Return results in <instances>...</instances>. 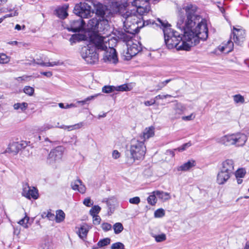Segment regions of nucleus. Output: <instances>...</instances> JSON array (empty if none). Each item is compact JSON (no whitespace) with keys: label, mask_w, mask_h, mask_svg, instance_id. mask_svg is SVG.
Returning a JSON list of instances; mask_svg holds the SVG:
<instances>
[{"label":"nucleus","mask_w":249,"mask_h":249,"mask_svg":"<svg viewBox=\"0 0 249 249\" xmlns=\"http://www.w3.org/2000/svg\"><path fill=\"white\" fill-rule=\"evenodd\" d=\"M183 9L186 12L187 19L180 17L177 23L178 28L181 33L172 30L170 25L166 21L157 19L159 23L157 26L162 27L164 40L167 48L169 49L176 48L177 50L189 51L191 48L198 44L199 40L204 41L208 36V30L206 22L201 21L194 26L199 17L196 14L197 7L195 5L188 3L184 5Z\"/></svg>","instance_id":"f257e3e1"},{"label":"nucleus","mask_w":249,"mask_h":249,"mask_svg":"<svg viewBox=\"0 0 249 249\" xmlns=\"http://www.w3.org/2000/svg\"><path fill=\"white\" fill-rule=\"evenodd\" d=\"M120 11V5L118 2H112L107 6L102 4L97 5L96 14L99 17V19L93 18L90 19L88 23V29L94 32H102L101 28H99V25L102 24L99 20L103 21L104 23L107 22V18L117 14Z\"/></svg>","instance_id":"f03ea898"},{"label":"nucleus","mask_w":249,"mask_h":249,"mask_svg":"<svg viewBox=\"0 0 249 249\" xmlns=\"http://www.w3.org/2000/svg\"><path fill=\"white\" fill-rule=\"evenodd\" d=\"M90 40L97 47L98 50L104 51L103 59L105 62L116 64L118 59L116 50L113 47H107L108 39L100 34H94L90 37Z\"/></svg>","instance_id":"7ed1b4c3"},{"label":"nucleus","mask_w":249,"mask_h":249,"mask_svg":"<svg viewBox=\"0 0 249 249\" xmlns=\"http://www.w3.org/2000/svg\"><path fill=\"white\" fill-rule=\"evenodd\" d=\"M124 26L127 30V32L132 33L138 28L149 25H154L155 21L152 19L146 20H142L137 15L134 9L126 11L123 15Z\"/></svg>","instance_id":"20e7f679"},{"label":"nucleus","mask_w":249,"mask_h":249,"mask_svg":"<svg viewBox=\"0 0 249 249\" xmlns=\"http://www.w3.org/2000/svg\"><path fill=\"white\" fill-rule=\"evenodd\" d=\"M129 151L130 157L128 158L127 162L132 164L136 160H142L144 158L146 147L143 141L133 139L131 141Z\"/></svg>","instance_id":"39448f33"},{"label":"nucleus","mask_w":249,"mask_h":249,"mask_svg":"<svg viewBox=\"0 0 249 249\" xmlns=\"http://www.w3.org/2000/svg\"><path fill=\"white\" fill-rule=\"evenodd\" d=\"M247 141V136L242 133L225 135L216 140L218 143L225 146L235 145L238 147L244 145Z\"/></svg>","instance_id":"423d86ee"},{"label":"nucleus","mask_w":249,"mask_h":249,"mask_svg":"<svg viewBox=\"0 0 249 249\" xmlns=\"http://www.w3.org/2000/svg\"><path fill=\"white\" fill-rule=\"evenodd\" d=\"M91 44L84 46L82 48L81 54L82 58L89 64H95L98 61V54L96 50L97 47L92 42Z\"/></svg>","instance_id":"0eeeda50"},{"label":"nucleus","mask_w":249,"mask_h":249,"mask_svg":"<svg viewBox=\"0 0 249 249\" xmlns=\"http://www.w3.org/2000/svg\"><path fill=\"white\" fill-rule=\"evenodd\" d=\"M74 13L82 18H89L93 14L91 6L86 2H80L76 4L73 9Z\"/></svg>","instance_id":"6e6552de"},{"label":"nucleus","mask_w":249,"mask_h":249,"mask_svg":"<svg viewBox=\"0 0 249 249\" xmlns=\"http://www.w3.org/2000/svg\"><path fill=\"white\" fill-rule=\"evenodd\" d=\"M63 155V148L61 146H57L52 150L50 152L47 159V163L54 165L61 160Z\"/></svg>","instance_id":"1a4fd4ad"},{"label":"nucleus","mask_w":249,"mask_h":249,"mask_svg":"<svg viewBox=\"0 0 249 249\" xmlns=\"http://www.w3.org/2000/svg\"><path fill=\"white\" fill-rule=\"evenodd\" d=\"M149 0H141L136 5H132L136 7L134 9L139 17L142 19V16L147 14L150 10V7L148 3Z\"/></svg>","instance_id":"9d476101"},{"label":"nucleus","mask_w":249,"mask_h":249,"mask_svg":"<svg viewBox=\"0 0 249 249\" xmlns=\"http://www.w3.org/2000/svg\"><path fill=\"white\" fill-rule=\"evenodd\" d=\"M22 195L29 199L31 198L36 199L38 197V191L36 188L34 187H30L28 184L23 185Z\"/></svg>","instance_id":"9b49d317"},{"label":"nucleus","mask_w":249,"mask_h":249,"mask_svg":"<svg viewBox=\"0 0 249 249\" xmlns=\"http://www.w3.org/2000/svg\"><path fill=\"white\" fill-rule=\"evenodd\" d=\"M27 145V143L24 141H21L20 142H13L9 144L6 151L8 153L17 154L19 150L26 147Z\"/></svg>","instance_id":"f8f14e48"},{"label":"nucleus","mask_w":249,"mask_h":249,"mask_svg":"<svg viewBox=\"0 0 249 249\" xmlns=\"http://www.w3.org/2000/svg\"><path fill=\"white\" fill-rule=\"evenodd\" d=\"M235 163L231 159H227L223 161L221 163V166L220 169L225 172L230 173L233 175L235 170Z\"/></svg>","instance_id":"ddd939ff"},{"label":"nucleus","mask_w":249,"mask_h":249,"mask_svg":"<svg viewBox=\"0 0 249 249\" xmlns=\"http://www.w3.org/2000/svg\"><path fill=\"white\" fill-rule=\"evenodd\" d=\"M232 34L233 39L234 43L238 45H241L245 37V32L244 30L234 28Z\"/></svg>","instance_id":"4468645a"},{"label":"nucleus","mask_w":249,"mask_h":249,"mask_svg":"<svg viewBox=\"0 0 249 249\" xmlns=\"http://www.w3.org/2000/svg\"><path fill=\"white\" fill-rule=\"evenodd\" d=\"M85 24V22L83 19L79 18V19L71 21L70 25L67 28L69 31L73 32H79L83 29Z\"/></svg>","instance_id":"2eb2a0df"},{"label":"nucleus","mask_w":249,"mask_h":249,"mask_svg":"<svg viewBox=\"0 0 249 249\" xmlns=\"http://www.w3.org/2000/svg\"><path fill=\"white\" fill-rule=\"evenodd\" d=\"M129 42L127 45V50L126 53L129 55L130 57L136 55L142 50L141 45L139 43Z\"/></svg>","instance_id":"dca6fc26"},{"label":"nucleus","mask_w":249,"mask_h":249,"mask_svg":"<svg viewBox=\"0 0 249 249\" xmlns=\"http://www.w3.org/2000/svg\"><path fill=\"white\" fill-rule=\"evenodd\" d=\"M186 110V107L180 103H177L173 108L171 115L174 119L179 118Z\"/></svg>","instance_id":"f3484780"},{"label":"nucleus","mask_w":249,"mask_h":249,"mask_svg":"<svg viewBox=\"0 0 249 249\" xmlns=\"http://www.w3.org/2000/svg\"><path fill=\"white\" fill-rule=\"evenodd\" d=\"M232 176L230 173L225 172L220 169L217 175L216 182L219 185L224 184Z\"/></svg>","instance_id":"a211bd4d"},{"label":"nucleus","mask_w":249,"mask_h":249,"mask_svg":"<svg viewBox=\"0 0 249 249\" xmlns=\"http://www.w3.org/2000/svg\"><path fill=\"white\" fill-rule=\"evenodd\" d=\"M71 186L72 190L77 191L81 194H84L86 192V188L81 180L79 179L72 181Z\"/></svg>","instance_id":"6ab92c4d"},{"label":"nucleus","mask_w":249,"mask_h":249,"mask_svg":"<svg viewBox=\"0 0 249 249\" xmlns=\"http://www.w3.org/2000/svg\"><path fill=\"white\" fill-rule=\"evenodd\" d=\"M91 227L86 223H84L80 225V228L77 231L79 237L84 240L86 239L88 233Z\"/></svg>","instance_id":"aec40b11"},{"label":"nucleus","mask_w":249,"mask_h":249,"mask_svg":"<svg viewBox=\"0 0 249 249\" xmlns=\"http://www.w3.org/2000/svg\"><path fill=\"white\" fill-rule=\"evenodd\" d=\"M154 127L150 126L146 127L140 136V140L144 142L154 135Z\"/></svg>","instance_id":"412c9836"},{"label":"nucleus","mask_w":249,"mask_h":249,"mask_svg":"<svg viewBox=\"0 0 249 249\" xmlns=\"http://www.w3.org/2000/svg\"><path fill=\"white\" fill-rule=\"evenodd\" d=\"M195 166V161L194 160H189L178 168V171H186Z\"/></svg>","instance_id":"4be33fe9"},{"label":"nucleus","mask_w":249,"mask_h":249,"mask_svg":"<svg viewBox=\"0 0 249 249\" xmlns=\"http://www.w3.org/2000/svg\"><path fill=\"white\" fill-rule=\"evenodd\" d=\"M155 193L156 195H157V196L163 201L168 200L171 198V196L170 194L167 192L157 190L156 191Z\"/></svg>","instance_id":"5701e85b"},{"label":"nucleus","mask_w":249,"mask_h":249,"mask_svg":"<svg viewBox=\"0 0 249 249\" xmlns=\"http://www.w3.org/2000/svg\"><path fill=\"white\" fill-rule=\"evenodd\" d=\"M83 125L84 123L83 122H80L74 125L56 126V127L64 129H67L68 131H71L74 129H79L81 128Z\"/></svg>","instance_id":"b1692460"},{"label":"nucleus","mask_w":249,"mask_h":249,"mask_svg":"<svg viewBox=\"0 0 249 249\" xmlns=\"http://www.w3.org/2000/svg\"><path fill=\"white\" fill-rule=\"evenodd\" d=\"M155 193L156 191L152 192L147 198L148 203L152 206L155 205L157 202V195Z\"/></svg>","instance_id":"393cba45"},{"label":"nucleus","mask_w":249,"mask_h":249,"mask_svg":"<svg viewBox=\"0 0 249 249\" xmlns=\"http://www.w3.org/2000/svg\"><path fill=\"white\" fill-rule=\"evenodd\" d=\"M67 8L66 7H61L60 8H58L56 10V13L57 16L61 18H66L68 16V13L66 11Z\"/></svg>","instance_id":"a878e982"},{"label":"nucleus","mask_w":249,"mask_h":249,"mask_svg":"<svg viewBox=\"0 0 249 249\" xmlns=\"http://www.w3.org/2000/svg\"><path fill=\"white\" fill-rule=\"evenodd\" d=\"M85 36L80 34L73 35L70 39L71 44L75 43L77 41L84 40Z\"/></svg>","instance_id":"bb28decb"},{"label":"nucleus","mask_w":249,"mask_h":249,"mask_svg":"<svg viewBox=\"0 0 249 249\" xmlns=\"http://www.w3.org/2000/svg\"><path fill=\"white\" fill-rule=\"evenodd\" d=\"M65 217V214L63 211L59 210L56 212V216H55V220L57 223L62 222Z\"/></svg>","instance_id":"cd10ccee"},{"label":"nucleus","mask_w":249,"mask_h":249,"mask_svg":"<svg viewBox=\"0 0 249 249\" xmlns=\"http://www.w3.org/2000/svg\"><path fill=\"white\" fill-rule=\"evenodd\" d=\"M28 104L25 102L18 103L14 105L13 107L15 110L20 109L22 111L25 110L28 107Z\"/></svg>","instance_id":"c85d7f7f"},{"label":"nucleus","mask_w":249,"mask_h":249,"mask_svg":"<svg viewBox=\"0 0 249 249\" xmlns=\"http://www.w3.org/2000/svg\"><path fill=\"white\" fill-rule=\"evenodd\" d=\"M114 233L116 234L121 233L124 230V227L121 223L117 222L113 226Z\"/></svg>","instance_id":"c756f323"},{"label":"nucleus","mask_w":249,"mask_h":249,"mask_svg":"<svg viewBox=\"0 0 249 249\" xmlns=\"http://www.w3.org/2000/svg\"><path fill=\"white\" fill-rule=\"evenodd\" d=\"M233 99L236 104H243L245 103L244 96L239 94L233 95Z\"/></svg>","instance_id":"7c9ffc66"},{"label":"nucleus","mask_w":249,"mask_h":249,"mask_svg":"<svg viewBox=\"0 0 249 249\" xmlns=\"http://www.w3.org/2000/svg\"><path fill=\"white\" fill-rule=\"evenodd\" d=\"M115 90H116L115 87L113 86H105L102 89V92L106 93H110Z\"/></svg>","instance_id":"2f4dec72"},{"label":"nucleus","mask_w":249,"mask_h":249,"mask_svg":"<svg viewBox=\"0 0 249 249\" xmlns=\"http://www.w3.org/2000/svg\"><path fill=\"white\" fill-rule=\"evenodd\" d=\"M246 171L243 168H239L235 171H234V174L235 178H244L246 174Z\"/></svg>","instance_id":"473e14b6"},{"label":"nucleus","mask_w":249,"mask_h":249,"mask_svg":"<svg viewBox=\"0 0 249 249\" xmlns=\"http://www.w3.org/2000/svg\"><path fill=\"white\" fill-rule=\"evenodd\" d=\"M116 91H130L131 89V88L128 86L127 84H123L119 86L115 87Z\"/></svg>","instance_id":"72a5a7b5"},{"label":"nucleus","mask_w":249,"mask_h":249,"mask_svg":"<svg viewBox=\"0 0 249 249\" xmlns=\"http://www.w3.org/2000/svg\"><path fill=\"white\" fill-rule=\"evenodd\" d=\"M110 241V239L109 238H104L98 242L97 246L99 247H103L109 244Z\"/></svg>","instance_id":"f704fd0d"},{"label":"nucleus","mask_w":249,"mask_h":249,"mask_svg":"<svg viewBox=\"0 0 249 249\" xmlns=\"http://www.w3.org/2000/svg\"><path fill=\"white\" fill-rule=\"evenodd\" d=\"M29 217L26 215L24 218H22L18 222V223L22 226L24 228H28V223L29 222Z\"/></svg>","instance_id":"c9c22d12"},{"label":"nucleus","mask_w":249,"mask_h":249,"mask_svg":"<svg viewBox=\"0 0 249 249\" xmlns=\"http://www.w3.org/2000/svg\"><path fill=\"white\" fill-rule=\"evenodd\" d=\"M100 94H96L94 95L90 96L86 98L85 100L82 101H77V103L78 104H81L82 105H85L88 102L94 99L96 97H97Z\"/></svg>","instance_id":"e433bc0d"},{"label":"nucleus","mask_w":249,"mask_h":249,"mask_svg":"<svg viewBox=\"0 0 249 249\" xmlns=\"http://www.w3.org/2000/svg\"><path fill=\"white\" fill-rule=\"evenodd\" d=\"M56 126L57 125L53 126L49 124H45L44 125H43L42 126H40L39 128V130L41 132H44V131H46L49 129L53 128L54 127H56Z\"/></svg>","instance_id":"4c0bfd02"},{"label":"nucleus","mask_w":249,"mask_h":249,"mask_svg":"<svg viewBox=\"0 0 249 249\" xmlns=\"http://www.w3.org/2000/svg\"><path fill=\"white\" fill-rule=\"evenodd\" d=\"M101 210V208L98 205H94L89 211V213L91 215H95L98 213Z\"/></svg>","instance_id":"58836bf2"},{"label":"nucleus","mask_w":249,"mask_h":249,"mask_svg":"<svg viewBox=\"0 0 249 249\" xmlns=\"http://www.w3.org/2000/svg\"><path fill=\"white\" fill-rule=\"evenodd\" d=\"M171 79H169L164 81L159 82L156 86L157 87V90H159L161 89L162 88L165 87L168 83L171 81Z\"/></svg>","instance_id":"ea45409f"},{"label":"nucleus","mask_w":249,"mask_h":249,"mask_svg":"<svg viewBox=\"0 0 249 249\" xmlns=\"http://www.w3.org/2000/svg\"><path fill=\"white\" fill-rule=\"evenodd\" d=\"M24 92L29 96H32L34 93V89L30 86H25L23 89Z\"/></svg>","instance_id":"a19ab883"},{"label":"nucleus","mask_w":249,"mask_h":249,"mask_svg":"<svg viewBox=\"0 0 249 249\" xmlns=\"http://www.w3.org/2000/svg\"><path fill=\"white\" fill-rule=\"evenodd\" d=\"M42 217L43 218L47 217L49 220H52L55 218V215L53 213H52L50 211L46 212H43L42 214Z\"/></svg>","instance_id":"79ce46f5"},{"label":"nucleus","mask_w":249,"mask_h":249,"mask_svg":"<svg viewBox=\"0 0 249 249\" xmlns=\"http://www.w3.org/2000/svg\"><path fill=\"white\" fill-rule=\"evenodd\" d=\"M153 237L155 238V240L157 242H161L164 241L166 239V235L164 233H161L159 235H155L153 236Z\"/></svg>","instance_id":"37998d69"},{"label":"nucleus","mask_w":249,"mask_h":249,"mask_svg":"<svg viewBox=\"0 0 249 249\" xmlns=\"http://www.w3.org/2000/svg\"><path fill=\"white\" fill-rule=\"evenodd\" d=\"M224 45L226 49V53H229L232 50L233 48V43L231 40H228Z\"/></svg>","instance_id":"c03bdc74"},{"label":"nucleus","mask_w":249,"mask_h":249,"mask_svg":"<svg viewBox=\"0 0 249 249\" xmlns=\"http://www.w3.org/2000/svg\"><path fill=\"white\" fill-rule=\"evenodd\" d=\"M111 249H124V246L122 243L118 242L112 244Z\"/></svg>","instance_id":"a18cd8bd"},{"label":"nucleus","mask_w":249,"mask_h":249,"mask_svg":"<svg viewBox=\"0 0 249 249\" xmlns=\"http://www.w3.org/2000/svg\"><path fill=\"white\" fill-rule=\"evenodd\" d=\"M9 61V58L5 53H0V64L7 63Z\"/></svg>","instance_id":"49530a36"},{"label":"nucleus","mask_w":249,"mask_h":249,"mask_svg":"<svg viewBox=\"0 0 249 249\" xmlns=\"http://www.w3.org/2000/svg\"><path fill=\"white\" fill-rule=\"evenodd\" d=\"M165 215V212L163 209H159L154 213L155 217H162Z\"/></svg>","instance_id":"de8ad7c7"},{"label":"nucleus","mask_w":249,"mask_h":249,"mask_svg":"<svg viewBox=\"0 0 249 249\" xmlns=\"http://www.w3.org/2000/svg\"><path fill=\"white\" fill-rule=\"evenodd\" d=\"M1 12L3 13L10 12L12 13L14 10H18L15 7H12V6H8L6 8H3L1 10Z\"/></svg>","instance_id":"09e8293b"},{"label":"nucleus","mask_w":249,"mask_h":249,"mask_svg":"<svg viewBox=\"0 0 249 249\" xmlns=\"http://www.w3.org/2000/svg\"><path fill=\"white\" fill-rule=\"evenodd\" d=\"M196 115L194 113H192L188 116H182V119L185 121H192L195 119Z\"/></svg>","instance_id":"8fccbe9b"},{"label":"nucleus","mask_w":249,"mask_h":249,"mask_svg":"<svg viewBox=\"0 0 249 249\" xmlns=\"http://www.w3.org/2000/svg\"><path fill=\"white\" fill-rule=\"evenodd\" d=\"M40 64H41V66H43V67H53L54 66L58 65L59 64L58 62L42 63Z\"/></svg>","instance_id":"3c124183"},{"label":"nucleus","mask_w":249,"mask_h":249,"mask_svg":"<svg viewBox=\"0 0 249 249\" xmlns=\"http://www.w3.org/2000/svg\"><path fill=\"white\" fill-rule=\"evenodd\" d=\"M101 227L103 230H104L105 231H107L111 230L112 226L111 224L108 223H103L101 225Z\"/></svg>","instance_id":"603ef678"},{"label":"nucleus","mask_w":249,"mask_h":249,"mask_svg":"<svg viewBox=\"0 0 249 249\" xmlns=\"http://www.w3.org/2000/svg\"><path fill=\"white\" fill-rule=\"evenodd\" d=\"M191 145H192V143H191V142H188L183 144L180 147H178V151H183L186 150V149L187 148L189 147Z\"/></svg>","instance_id":"864d4df0"},{"label":"nucleus","mask_w":249,"mask_h":249,"mask_svg":"<svg viewBox=\"0 0 249 249\" xmlns=\"http://www.w3.org/2000/svg\"><path fill=\"white\" fill-rule=\"evenodd\" d=\"M83 204L87 207H90L93 205V202L91 201L89 197H87L84 200Z\"/></svg>","instance_id":"5fc2aeb1"},{"label":"nucleus","mask_w":249,"mask_h":249,"mask_svg":"<svg viewBox=\"0 0 249 249\" xmlns=\"http://www.w3.org/2000/svg\"><path fill=\"white\" fill-rule=\"evenodd\" d=\"M18 10H14V11L12 13L9 12V14H7L5 15H4L5 18H11V17H14L18 16Z\"/></svg>","instance_id":"6e6d98bb"},{"label":"nucleus","mask_w":249,"mask_h":249,"mask_svg":"<svg viewBox=\"0 0 249 249\" xmlns=\"http://www.w3.org/2000/svg\"><path fill=\"white\" fill-rule=\"evenodd\" d=\"M93 217V223L94 225H99L101 222V218L97 215H92Z\"/></svg>","instance_id":"4d7b16f0"},{"label":"nucleus","mask_w":249,"mask_h":249,"mask_svg":"<svg viewBox=\"0 0 249 249\" xmlns=\"http://www.w3.org/2000/svg\"><path fill=\"white\" fill-rule=\"evenodd\" d=\"M129 201L131 204H138L140 202V199L139 197L136 196L131 198H130Z\"/></svg>","instance_id":"13d9d810"},{"label":"nucleus","mask_w":249,"mask_h":249,"mask_svg":"<svg viewBox=\"0 0 249 249\" xmlns=\"http://www.w3.org/2000/svg\"><path fill=\"white\" fill-rule=\"evenodd\" d=\"M173 97V96L170 94H166V95H158L156 96L154 98V99H155V101H156V100H159V99H165V98H167L168 97Z\"/></svg>","instance_id":"bf43d9fd"},{"label":"nucleus","mask_w":249,"mask_h":249,"mask_svg":"<svg viewBox=\"0 0 249 249\" xmlns=\"http://www.w3.org/2000/svg\"><path fill=\"white\" fill-rule=\"evenodd\" d=\"M155 104H156V101L154 98L153 99H151L150 101H146L144 102V104L146 106H150L151 105H154Z\"/></svg>","instance_id":"052dcab7"},{"label":"nucleus","mask_w":249,"mask_h":249,"mask_svg":"<svg viewBox=\"0 0 249 249\" xmlns=\"http://www.w3.org/2000/svg\"><path fill=\"white\" fill-rule=\"evenodd\" d=\"M112 157L114 159H117L120 156V153L116 150H115L112 152Z\"/></svg>","instance_id":"680f3d73"},{"label":"nucleus","mask_w":249,"mask_h":249,"mask_svg":"<svg viewBox=\"0 0 249 249\" xmlns=\"http://www.w3.org/2000/svg\"><path fill=\"white\" fill-rule=\"evenodd\" d=\"M30 77H31V76L23 75V76L16 78V80L18 81L19 80H27V79Z\"/></svg>","instance_id":"e2e57ef3"},{"label":"nucleus","mask_w":249,"mask_h":249,"mask_svg":"<svg viewBox=\"0 0 249 249\" xmlns=\"http://www.w3.org/2000/svg\"><path fill=\"white\" fill-rule=\"evenodd\" d=\"M41 74L47 77H51L53 75V73L51 71L41 72Z\"/></svg>","instance_id":"0e129e2a"},{"label":"nucleus","mask_w":249,"mask_h":249,"mask_svg":"<svg viewBox=\"0 0 249 249\" xmlns=\"http://www.w3.org/2000/svg\"><path fill=\"white\" fill-rule=\"evenodd\" d=\"M25 29V26L24 25H23L22 27L19 25V24H17L16 26H15V29L16 30H17L18 31H19L21 29L22 30H24Z\"/></svg>","instance_id":"69168bd1"},{"label":"nucleus","mask_w":249,"mask_h":249,"mask_svg":"<svg viewBox=\"0 0 249 249\" xmlns=\"http://www.w3.org/2000/svg\"><path fill=\"white\" fill-rule=\"evenodd\" d=\"M218 49L221 52H223L225 51H226V49L225 45L219 46Z\"/></svg>","instance_id":"338daca9"},{"label":"nucleus","mask_w":249,"mask_h":249,"mask_svg":"<svg viewBox=\"0 0 249 249\" xmlns=\"http://www.w3.org/2000/svg\"><path fill=\"white\" fill-rule=\"evenodd\" d=\"M236 178L238 184H241L243 182V178Z\"/></svg>","instance_id":"774afa93"}]
</instances>
